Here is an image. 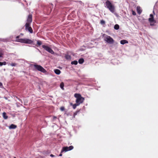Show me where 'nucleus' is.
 <instances>
[{
  "mask_svg": "<svg viewBox=\"0 0 158 158\" xmlns=\"http://www.w3.org/2000/svg\"><path fill=\"white\" fill-rule=\"evenodd\" d=\"M84 59L81 58L79 59L78 62L80 64H82L84 62Z\"/></svg>",
  "mask_w": 158,
  "mask_h": 158,
  "instance_id": "obj_16",
  "label": "nucleus"
},
{
  "mask_svg": "<svg viewBox=\"0 0 158 158\" xmlns=\"http://www.w3.org/2000/svg\"><path fill=\"white\" fill-rule=\"evenodd\" d=\"M79 110H77L76 112H75V113H74V114H73L74 118H75V116L77 115V113L78 112H79Z\"/></svg>",
  "mask_w": 158,
  "mask_h": 158,
  "instance_id": "obj_22",
  "label": "nucleus"
},
{
  "mask_svg": "<svg viewBox=\"0 0 158 158\" xmlns=\"http://www.w3.org/2000/svg\"><path fill=\"white\" fill-rule=\"evenodd\" d=\"M19 36H17V37H16V38H19Z\"/></svg>",
  "mask_w": 158,
  "mask_h": 158,
  "instance_id": "obj_35",
  "label": "nucleus"
},
{
  "mask_svg": "<svg viewBox=\"0 0 158 158\" xmlns=\"http://www.w3.org/2000/svg\"><path fill=\"white\" fill-rule=\"evenodd\" d=\"M2 65H2V62H0V66H2Z\"/></svg>",
  "mask_w": 158,
  "mask_h": 158,
  "instance_id": "obj_32",
  "label": "nucleus"
},
{
  "mask_svg": "<svg viewBox=\"0 0 158 158\" xmlns=\"http://www.w3.org/2000/svg\"><path fill=\"white\" fill-rule=\"evenodd\" d=\"M17 126L13 124H11L9 127L10 129H14L16 128Z\"/></svg>",
  "mask_w": 158,
  "mask_h": 158,
  "instance_id": "obj_12",
  "label": "nucleus"
},
{
  "mask_svg": "<svg viewBox=\"0 0 158 158\" xmlns=\"http://www.w3.org/2000/svg\"><path fill=\"white\" fill-rule=\"evenodd\" d=\"M14 158H16V157H14Z\"/></svg>",
  "mask_w": 158,
  "mask_h": 158,
  "instance_id": "obj_37",
  "label": "nucleus"
},
{
  "mask_svg": "<svg viewBox=\"0 0 158 158\" xmlns=\"http://www.w3.org/2000/svg\"><path fill=\"white\" fill-rule=\"evenodd\" d=\"M2 83L0 82V87H2Z\"/></svg>",
  "mask_w": 158,
  "mask_h": 158,
  "instance_id": "obj_31",
  "label": "nucleus"
},
{
  "mask_svg": "<svg viewBox=\"0 0 158 158\" xmlns=\"http://www.w3.org/2000/svg\"><path fill=\"white\" fill-rule=\"evenodd\" d=\"M50 156H51V157H53L54 156L52 154L50 155Z\"/></svg>",
  "mask_w": 158,
  "mask_h": 158,
  "instance_id": "obj_33",
  "label": "nucleus"
},
{
  "mask_svg": "<svg viewBox=\"0 0 158 158\" xmlns=\"http://www.w3.org/2000/svg\"><path fill=\"white\" fill-rule=\"evenodd\" d=\"M106 7L111 12L114 13L115 10L114 6L109 0H107L105 3Z\"/></svg>",
  "mask_w": 158,
  "mask_h": 158,
  "instance_id": "obj_2",
  "label": "nucleus"
},
{
  "mask_svg": "<svg viewBox=\"0 0 158 158\" xmlns=\"http://www.w3.org/2000/svg\"><path fill=\"white\" fill-rule=\"evenodd\" d=\"M54 72L57 75L60 74L61 73L60 71L58 69H54Z\"/></svg>",
  "mask_w": 158,
  "mask_h": 158,
  "instance_id": "obj_13",
  "label": "nucleus"
},
{
  "mask_svg": "<svg viewBox=\"0 0 158 158\" xmlns=\"http://www.w3.org/2000/svg\"><path fill=\"white\" fill-rule=\"evenodd\" d=\"M74 96L76 98V102L80 105L82 103L84 100V98L82 97L81 95L79 94H74Z\"/></svg>",
  "mask_w": 158,
  "mask_h": 158,
  "instance_id": "obj_1",
  "label": "nucleus"
},
{
  "mask_svg": "<svg viewBox=\"0 0 158 158\" xmlns=\"http://www.w3.org/2000/svg\"><path fill=\"white\" fill-rule=\"evenodd\" d=\"M10 65L12 66H15L16 65V64L15 63H12Z\"/></svg>",
  "mask_w": 158,
  "mask_h": 158,
  "instance_id": "obj_26",
  "label": "nucleus"
},
{
  "mask_svg": "<svg viewBox=\"0 0 158 158\" xmlns=\"http://www.w3.org/2000/svg\"><path fill=\"white\" fill-rule=\"evenodd\" d=\"M73 148V146H70L69 147H63L61 150V153L65 152H66L72 150Z\"/></svg>",
  "mask_w": 158,
  "mask_h": 158,
  "instance_id": "obj_6",
  "label": "nucleus"
},
{
  "mask_svg": "<svg viewBox=\"0 0 158 158\" xmlns=\"http://www.w3.org/2000/svg\"><path fill=\"white\" fill-rule=\"evenodd\" d=\"M32 21V15H29L28 16V17L27 20V22L26 23H28L29 24H30L31 23Z\"/></svg>",
  "mask_w": 158,
  "mask_h": 158,
  "instance_id": "obj_9",
  "label": "nucleus"
},
{
  "mask_svg": "<svg viewBox=\"0 0 158 158\" xmlns=\"http://www.w3.org/2000/svg\"><path fill=\"white\" fill-rule=\"evenodd\" d=\"M79 105V104H78L76 103L73 105V107L74 109H75V108L76 107V106H78Z\"/></svg>",
  "mask_w": 158,
  "mask_h": 158,
  "instance_id": "obj_19",
  "label": "nucleus"
},
{
  "mask_svg": "<svg viewBox=\"0 0 158 158\" xmlns=\"http://www.w3.org/2000/svg\"><path fill=\"white\" fill-rule=\"evenodd\" d=\"M2 116L3 118L5 119H6L8 118V116L6 115V114L5 112L2 113Z\"/></svg>",
  "mask_w": 158,
  "mask_h": 158,
  "instance_id": "obj_15",
  "label": "nucleus"
},
{
  "mask_svg": "<svg viewBox=\"0 0 158 158\" xmlns=\"http://www.w3.org/2000/svg\"><path fill=\"white\" fill-rule=\"evenodd\" d=\"M3 55V53L1 52L0 51V57H1Z\"/></svg>",
  "mask_w": 158,
  "mask_h": 158,
  "instance_id": "obj_30",
  "label": "nucleus"
},
{
  "mask_svg": "<svg viewBox=\"0 0 158 158\" xmlns=\"http://www.w3.org/2000/svg\"><path fill=\"white\" fill-rule=\"evenodd\" d=\"M104 40L110 44H113L114 42V40L110 36L107 35H106V36H105Z\"/></svg>",
  "mask_w": 158,
  "mask_h": 158,
  "instance_id": "obj_4",
  "label": "nucleus"
},
{
  "mask_svg": "<svg viewBox=\"0 0 158 158\" xmlns=\"http://www.w3.org/2000/svg\"><path fill=\"white\" fill-rule=\"evenodd\" d=\"M54 118H56V117H54Z\"/></svg>",
  "mask_w": 158,
  "mask_h": 158,
  "instance_id": "obj_36",
  "label": "nucleus"
},
{
  "mask_svg": "<svg viewBox=\"0 0 158 158\" xmlns=\"http://www.w3.org/2000/svg\"><path fill=\"white\" fill-rule=\"evenodd\" d=\"M150 18H149L148 20L150 23V25L153 26L156 23V21L154 19L153 15L151 14L150 15Z\"/></svg>",
  "mask_w": 158,
  "mask_h": 158,
  "instance_id": "obj_7",
  "label": "nucleus"
},
{
  "mask_svg": "<svg viewBox=\"0 0 158 158\" xmlns=\"http://www.w3.org/2000/svg\"><path fill=\"white\" fill-rule=\"evenodd\" d=\"M132 14L134 15H136V12L133 10H132Z\"/></svg>",
  "mask_w": 158,
  "mask_h": 158,
  "instance_id": "obj_27",
  "label": "nucleus"
},
{
  "mask_svg": "<svg viewBox=\"0 0 158 158\" xmlns=\"http://www.w3.org/2000/svg\"><path fill=\"white\" fill-rule=\"evenodd\" d=\"M100 23L102 25H104L105 23V22L104 20H101L100 21Z\"/></svg>",
  "mask_w": 158,
  "mask_h": 158,
  "instance_id": "obj_21",
  "label": "nucleus"
},
{
  "mask_svg": "<svg viewBox=\"0 0 158 158\" xmlns=\"http://www.w3.org/2000/svg\"><path fill=\"white\" fill-rule=\"evenodd\" d=\"M120 42L121 44H127L128 43V41L127 40H121L120 41Z\"/></svg>",
  "mask_w": 158,
  "mask_h": 158,
  "instance_id": "obj_11",
  "label": "nucleus"
},
{
  "mask_svg": "<svg viewBox=\"0 0 158 158\" xmlns=\"http://www.w3.org/2000/svg\"><path fill=\"white\" fill-rule=\"evenodd\" d=\"M119 28V26L118 24H116L114 26V29L116 30H118Z\"/></svg>",
  "mask_w": 158,
  "mask_h": 158,
  "instance_id": "obj_20",
  "label": "nucleus"
},
{
  "mask_svg": "<svg viewBox=\"0 0 158 158\" xmlns=\"http://www.w3.org/2000/svg\"><path fill=\"white\" fill-rule=\"evenodd\" d=\"M33 66L35 69L38 71L43 73H45L46 72V70L43 67L40 65L34 64L33 65Z\"/></svg>",
  "mask_w": 158,
  "mask_h": 158,
  "instance_id": "obj_5",
  "label": "nucleus"
},
{
  "mask_svg": "<svg viewBox=\"0 0 158 158\" xmlns=\"http://www.w3.org/2000/svg\"><path fill=\"white\" fill-rule=\"evenodd\" d=\"M59 156H62V153H61V152H60V154L59 155Z\"/></svg>",
  "mask_w": 158,
  "mask_h": 158,
  "instance_id": "obj_34",
  "label": "nucleus"
},
{
  "mask_svg": "<svg viewBox=\"0 0 158 158\" xmlns=\"http://www.w3.org/2000/svg\"><path fill=\"white\" fill-rule=\"evenodd\" d=\"M44 48L45 50L48 51V52H49V48L46 46L43 45L42 46Z\"/></svg>",
  "mask_w": 158,
  "mask_h": 158,
  "instance_id": "obj_14",
  "label": "nucleus"
},
{
  "mask_svg": "<svg viewBox=\"0 0 158 158\" xmlns=\"http://www.w3.org/2000/svg\"><path fill=\"white\" fill-rule=\"evenodd\" d=\"M30 24H29L28 23H26L25 24V29L26 30H27L30 33H32L33 30L29 26Z\"/></svg>",
  "mask_w": 158,
  "mask_h": 158,
  "instance_id": "obj_8",
  "label": "nucleus"
},
{
  "mask_svg": "<svg viewBox=\"0 0 158 158\" xmlns=\"http://www.w3.org/2000/svg\"><path fill=\"white\" fill-rule=\"evenodd\" d=\"M54 52L53 51L51 48H50V53L52 54H53L54 53Z\"/></svg>",
  "mask_w": 158,
  "mask_h": 158,
  "instance_id": "obj_28",
  "label": "nucleus"
},
{
  "mask_svg": "<svg viewBox=\"0 0 158 158\" xmlns=\"http://www.w3.org/2000/svg\"><path fill=\"white\" fill-rule=\"evenodd\" d=\"M60 88L63 90H64V83L63 82H61L60 85Z\"/></svg>",
  "mask_w": 158,
  "mask_h": 158,
  "instance_id": "obj_17",
  "label": "nucleus"
},
{
  "mask_svg": "<svg viewBox=\"0 0 158 158\" xmlns=\"http://www.w3.org/2000/svg\"><path fill=\"white\" fill-rule=\"evenodd\" d=\"M16 41L21 43L27 44H31L33 41L31 40L27 39H17Z\"/></svg>",
  "mask_w": 158,
  "mask_h": 158,
  "instance_id": "obj_3",
  "label": "nucleus"
},
{
  "mask_svg": "<svg viewBox=\"0 0 158 158\" xmlns=\"http://www.w3.org/2000/svg\"><path fill=\"white\" fill-rule=\"evenodd\" d=\"M66 58L67 59H70L71 58V56L69 55H66L65 56Z\"/></svg>",
  "mask_w": 158,
  "mask_h": 158,
  "instance_id": "obj_24",
  "label": "nucleus"
},
{
  "mask_svg": "<svg viewBox=\"0 0 158 158\" xmlns=\"http://www.w3.org/2000/svg\"><path fill=\"white\" fill-rule=\"evenodd\" d=\"M137 11L138 14H140L142 12V10L139 6H137Z\"/></svg>",
  "mask_w": 158,
  "mask_h": 158,
  "instance_id": "obj_10",
  "label": "nucleus"
},
{
  "mask_svg": "<svg viewBox=\"0 0 158 158\" xmlns=\"http://www.w3.org/2000/svg\"><path fill=\"white\" fill-rule=\"evenodd\" d=\"M77 60H74L73 61H72L71 62V64H75L77 65Z\"/></svg>",
  "mask_w": 158,
  "mask_h": 158,
  "instance_id": "obj_18",
  "label": "nucleus"
},
{
  "mask_svg": "<svg viewBox=\"0 0 158 158\" xmlns=\"http://www.w3.org/2000/svg\"><path fill=\"white\" fill-rule=\"evenodd\" d=\"M60 109L61 111H63L64 110V106H62L60 108Z\"/></svg>",
  "mask_w": 158,
  "mask_h": 158,
  "instance_id": "obj_25",
  "label": "nucleus"
},
{
  "mask_svg": "<svg viewBox=\"0 0 158 158\" xmlns=\"http://www.w3.org/2000/svg\"><path fill=\"white\" fill-rule=\"evenodd\" d=\"M2 65H6V62L4 61V62H2Z\"/></svg>",
  "mask_w": 158,
  "mask_h": 158,
  "instance_id": "obj_29",
  "label": "nucleus"
},
{
  "mask_svg": "<svg viewBox=\"0 0 158 158\" xmlns=\"http://www.w3.org/2000/svg\"><path fill=\"white\" fill-rule=\"evenodd\" d=\"M42 44V43L41 41H39V40L37 41V44L38 45L40 46Z\"/></svg>",
  "mask_w": 158,
  "mask_h": 158,
  "instance_id": "obj_23",
  "label": "nucleus"
}]
</instances>
